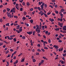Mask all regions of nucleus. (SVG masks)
<instances>
[{
    "mask_svg": "<svg viewBox=\"0 0 66 66\" xmlns=\"http://www.w3.org/2000/svg\"><path fill=\"white\" fill-rule=\"evenodd\" d=\"M33 8H31L30 9V11H33Z\"/></svg>",
    "mask_w": 66,
    "mask_h": 66,
    "instance_id": "nucleus-21",
    "label": "nucleus"
},
{
    "mask_svg": "<svg viewBox=\"0 0 66 66\" xmlns=\"http://www.w3.org/2000/svg\"><path fill=\"white\" fill-rule=\"evenodd\" d=\"M64 10L62 9L61 10V12H64Z\"/></svg>",
    "mask_w": 66,
    "mask_h": 66,
    "instance_id": "nucleus-19",
    "label": "nucleus"
},
{
    "mask_svg": "<svg viewBox=\"0 0 66 66\" xmlns=\"http://www.w3.org/2000/svg\"><path fill=\"white\" fill-rule=\"evenodd\" d=\"M44 12H43L42 13V14H41V16H43V15H44Z\"/></svg>",
    "mask_w": 66,
    "mask_h": 66,
    "instance_id": "nucleus-59",
    "label": "nucleus"
},
{
    "mask_svg": "<svg viewBox=\"0 0 66 66\" xmlns=\"http://www.w3.org/2000/svg\"><path fill=\"white\" fill-rule=\"evenodd\" d=\"M66 55L65 54H63V56H65Z\"/></svg>",
    "mask_w": 66,
    "mask_h": 66,
    "instance_id": "nucleus-49",
    "label": "nucleus"
},
{
    "mask_svg": "<svg viewBox=\"0 0 66 66\" xmlns=\"http://www.w3.org/2000/svg\"><path fill=\"white\" fill-rule=\"evenodd\" d=\"M7 12L10 11V9H9V8H7Z\"/></svg>",
    "mask_w": 66,
    "mask_h": 66,
    "instance_id": "nucleus-20",
    "label": "nucleus"
},
{
    "mask_svg": "<svg viewBox=\"0 0 66 66\" xmlns=\"http://www.w3.org/2000/svg\"><path fill=\"white\" fill-rule=\"evenodd\" d=\"M10 23H8L6 24V26H8L9 27L10 26V25H9Z\"/></svg>",
    "mask_w": 66,
    "mask_h": 66,
    "instance_id": "nucleus-10",
    "label": "nucleus"
},
{
    "mask_svg": "<svg viewBox=\"0 0 66 66\" xmlns=\"http://www.w3.org/2000/svg\"><path fill=\"white\" fill-rule=\"evenodd\" d=\"M10 54H8V56L7 57H10Z\"/></svg>",
    "mask_w": 66,
    "mask_h": 66,
    "instance_id": "nucleus-52",
    "label": "nucleus"
},
{
    "mask_svg": "<svg viewBox=\"0 0 66 66\" xmlns=\"http://www.w3.org/2000/svg\"><path fill=\"white\" fill-rule=\"evenodd\" d=\"M32 60L33 62H36V60L35 59H33Z\"/></svg>",
    "mask_w": 66,
    "mask_h": 66,
    "instance_id": "nucleus-16",
    "label": "nucleus"
},
{
    "mask_svg": "<svg viewBox=\"0 0 66 66\" xmlns=\"http://www.w3.org/2000/svg\"><path fill=\"white\" fill-rule=\"evenodd\" d=\"M48 43H51V40L50 39H48Z\"/></svg>",
    "mask_w": 66,
    "mask_h": 66,
    "instance_id": "nucleus-45",
    "label": "nucleus"
},
{
    "mask_svg": "<svg viewBox=\"0 0 66 66\" xmlns=\"http://www.w3.org/2000/svg\"><path fill=\"white\" fill-rule=\"evenodd\" d=\"M55 30H56V31H59L60 30V29L59 28H57L55 29Z\"/></svg>",
    "mask_w": 66,
    "mask_h": 66,
    "instance_id": "nucleus-24",
    "label": "nucleus"
},
{
    "mask_svg": "<svg viewBox=\"0 0 66 66\" xmlns=\"http://www.w3.org/2000/svg\"><path fill=\"white\" fill-rule=\"evenodd\" d=\"M15 36H16V35H11L10 36V37H13Z\"/></svg>",
    "mask_w": 66,
    "mask_h": 66,
    "instance_id": "nucleus-13",
    "label": "nucleus"
},
{
    "mask_svg": "<svg viewBox=\"0 0 66 66\" xmlns=\"http://www.w3.org/2000/svg\"><path fill=\"white\" fill-rule=\"evenodd\" d=\"M41 50L43 51V52H45V50H44V49H43V48L41 49Z\"/></svg>",
    "mask_w": 66,
    "mask_h": 66,
    "instance_id": "nucleus-53",
    "label": "nucleus"
},
{
    "mask_svg": "<svg viewBox=\"0 0 66 66\" xmlns=\"http://www.w3.org/2000/svg\"><path fill=\"white\" fill-rule=\"evenodd\" d=\"M43 59H45V60H48V59H47V58H46L45 57H43Z\"/></svg>",
    "mask_w": 66,
    "mask_h": 66,
    "instance_id": "nucleus-28",
    "label": "nucleus"
},
{
    "mask_svg": "<svg viewBox=\"0 0 66 66\" xmlns=\"http://www.w3.org/2000/svg\"><path fill=\"white\" fill-rule=\"evenodd\" d=\"M25 59V58H24V59H22V60L21 61V62H23L24 61V59Z\"/></svg>",
    "mask_w": 66,
    "mask_h": 66,
    "instance_id": "nucleus-8",
    "label": "nucleus"
},
{
    "mask_svg": "<svg viewBox=\"0 0 66 66\" xmlns=\"http://www.w3.org/2000/svg\"><path fill=\"white\" fill-rule=\"evenodd\" d=\"M37 33H40V30H39H39H38V31Z\"/></svg>",
    "mask_w": 66,
    "mask_h": 66,
    "instance_id": "nucleus-31",
    "label": "nucleus"
},
{
    "mask_svg": "<svg viewBox=\"0 0 66 66\" xmlns=\"http://www.w3.org/2000/svg\"><path fill=\"white\" fill-rule=\"evenodd\" d=\"M19 31H20V32H21V31H22V29H19Z\"/></svg>",
    "mask_w": 66,
    "mask_h": 66,
    "instance_id": "nucleus-44",
    "label": "nucleus"
},
{
    "mask_svg": "<svg viewBox=\"0 0 66 66\" xmlns=\"http://www.w3.org/2000/svg\"><path fill=\"white\" fill-rule=\"evenodd\" d=\"M35 31H34L33 32V35H34V34H35Z\"/></svg>",
    "mask_w": 66,
    "mask_h": 66,
    "instance_id": "nucleus-34",
    "label": "nucleus"
},
{
    "mask_svg": "<svg viewBox=\"0 0 66 66\" xmlns=\"http://www.w3.org/2000/svg\"><path fill=\"white\" fill-rule=\"evenodd\" d=\"M44 60H42L41 61V63L42 64H43V63H44Z\"/></svg>",
    "mask_w": 66,
    "mask_h": 66,
    "instance_id": "nucleus-30",
    "label": "nucleus"
},
{
    "mask_svg": "<svg viewBox=\"0 0 66 66\" xmlns=\"http://www.w3.org/2000/svg\"><path fill=\"white\" fill-rule=\"evenodd\" d=\"M6 12V10L5 9H4L3 10V13H5Z\"/></svg>",
    "mask_w": 66,
    "mask_h": 66,
    "instance_id": "nucleus-42",
    "label": "nucleus"
},
{
    "mask_svg": "<svg viewBox=\"0 0 66 66\" xmlns=\"http://www.w3.org/2000/svg\"><path fill=\"white\" fill-rule=\"evenodd\" d=\"M44 15H45V16L46 17H48V15H47L46 14H44Z\"/></svg>",
    "mask_w": 66,
    "mask_h": 66,
    "instance_id": "nucleus-27",
    "label": "nucleus"
},
{
    "mask_svg": "<svg viewBox=\"0 0 66 66\" xmlns=\"http://www.w3.org/2000/svg\"><path fill=\"white\" fill-rule=\"evenodd\" d=\"M16 59V56H14V57L13 59L15 60Z\"/></svg>",
    "mask_w": 66,
    "mask_h": 66,
    "instance_id": "nucleus-51",
    "label": "nucleus"
},
{
    "mask_svg": "<svg viewBox=\"0 0 66 66\" xmlns=\"http://www.w3.org/2000/svg\"><path fill=\"white\" fill-rule=\"evenodd\" d=\"M7 14V15L8 17H10V15L9 14V12H7L6 13Z\"/></svg>",
    "mask_w": 66,
    "mask_h": 66,
    "instance_id": "nucleus-12",
    "label": "nucleus"
},
{
    "mask_svg": "<svg viewBox=\"0 0 66 66\" xmlns=\"http://www.w3.org/2000/svg\"><path fill=\"white\" fill-rule=\"evenodd\" d=\"M36 27L37 29H39V26L38 25H36Z\"/></svg>",
    "mask_w": 66,
    "mask_h": 66,
    "instance_id": "nucleus-14",
    "label": "nucleus"
},
{
    "mask_svg": "<svg viewBox=\"0 0 66 66\" xmlns=\"http://www.w3.org/2000/svg\"><path fill=\"white\" fill-rule=\"evenodd\" d=\"M62 29L63 30H64V31H66V28H65L63 27Z\"/></svg>",
    "mask_w": 66,
    "mask_h": 66,
    "instance_id": "nucleus-15",
    "label": "nucleus"
},
{
    "mask_svg": "<svg viewBox=\"0 0 66 66\" xmlns=\"http://www.w3.org/2000/svg\"><path fill=\"white\" fill-rule=\"evenodd\" d=\"M22 39H26V37L24 36H23L22 37Z\"/></svg>",
    "mask_w": 66,
    "mask_h": 66,
    "instance_id": "nucleus-17",
    "label": "nucleus"
},
{
    "mask_svg": "<svg viewBox=\"0 0 66 66\" xmlns=\"http://www.w3.org/2000/svg\"><path fill=\"white\" fill-rule=\"evenodd\" d=\"M45 7H47V4H45L44 5Z\"/></svg>",
    "mask_w": 66,
    "mask_h": 66,
    "instance_id": "nucleus-41",
    "label": "nucleus"
},
{
    "mask_svg": "<svg viewBox=\"0 0 66 66\" xmlns=\"http://www.w3.org/2000/svg\"><path fill=\"white\" fill-rule=\"evenodd\" d=\"M3 45V43H0V46H2Z\"/></svg>",
    "mask_w": 66,
    "mask_h": 66,
    "instance_id": "nucleus-57",
    "label": "nucleus"
},
{
    "mask_svg": "<svg viewBox=\"0 0 66 66\" xmlns=\"http://www.w3.org/2000/svg\"><path fill=\"white\" fill-rule=\"evenodd\" d=\"M24 14L25 15H26L27 14V12H24Z\"/></svg>",
    "mask_w": 66,
    "mask_h": 66,
    "instance_id": "nucleus-40",
    "label": "nucleus"
},
{
    "mask_svg": "<svg viewBox=\"0 0 66 66\" xmlns=\"http://www.w3.org/2000/svg\"><path fill=\"white\" fill-rule=\"evenodd\" d=\"M48 31H47L45 32L46 34H48Z\"/></svg>",
    "mask_w": 66,
    "mask_h": 66,
    "instance_id": "nucleus-61",
    "label": "nucleus"
},
{
    "mask_svg": "<svg viewBox=\"0 0 66 66\" xmlns=\"http://www.w3.org/2000/svg\"><path fill=\"white\" fill-rule=\"evenodd\" d=\"M55 13H56V14H59V12L58 11H55Z\"/></svg>",
    "mask_w": 66,
    "mask_h": 66,
    "instance_id": "nucleus-32",
    "label": "nucleus"
},
{
    "mask_svg": "<svg viewBox=\"0 0 66 66\" xmlns=\"http://www.w3.org/2000/svg\"><path fill=\"white\" fill-rule=\"evenodd\" d=\"M44 43L45 44H47V43L46 41H44Z\"/></svg>",
    "mask_w": 66,
    "mask_h": 66,
    "instance_id": "nucleus-55",
    "label": "nucleus"
},
{
    "mask_svg": "<svg viewBox=\"0 0 66 66\" xmlns=\"http://www.w3.org/2000/svg\"><path fill=\"white\" fill-rule=\"evenodd\" d=\"M26 4L28 6L29 5H30V3H29L28 2Z\"/></svg>",
    "mask_w": 66,
    "mask_h": 66,
    "instance_id": "nucleus-25",
    "label": "nucleus"
},
{
    "mask_svg": "<svg viewBox=\"0 0 66 66\" xmlns=\"http://www.w3.org/2000/svg\"><path fill=\"white\" fill-rule=\"evenodd\" d=\"M52 2H55V0H52Z\"/></svg>",
    "mask_w": 66,
    "mask_h": 66,
    "instance_id": "nucleus-37",
    "label": "nucleus"
},
{
    "mask_svg": "<svg viewBox=\"0 0 66 66\" xmlns=\"http://www.w3.org/2000/svg\"><path fill=\"white\" fill-rule=\"evenodd\" d=\"M16 32H18V33H20L21 32V31H18V30H16Z\"/></svg>",
    "mask_w": 66,
    "mask_h": 66,
    "instance_id": "nucleus-22",
    "label": "nucleus"
},
{
    "mask_svg": "<svg viewBox=\"0 0 66 66\" xmlns=\"http://www.w3.org/2000/svg\"><path fill=\"white\" fill-rule=\"evenodd\" d=\"M30 22L31 23H32L33 22V20L31 19L30 20Z\"/></svg>",
    "mask_w": 66,
    "mask_h": 66,
    "instance_id": "nucleus-11",
    "label": "nucleus"
},
{
    "mask_svg": "<svg viewBox=\"0 0 66 66\" xmlns=\"http://www.w3.org/2000/svg\"><path fill=\"white\" fill-rule=\"evenodd\" d=\"M55 7H57V5H55Z\"/></svg>",
    "mask_w": 66,
    "mask_h": 66,
    "instance_id": "nucleus-63",
    "label": "nucleus"
},
{
    "mask_svg": "<svg viewBox=\"0 0 66 66\" xmlns=\"http://www.w3.org/2000/svg\"><path fill=\"white\" fill-rule=\"evenodd\" d=\"M16 8L18 10H19V4H16Z\"/></svg>",
    "mask_w": 66,
    "mask_h": 66,
    "instance_id": "nucleus-2",
    "label": "nucleus"
},
{
    "mask_svg": "<svg viewBox=\"0 0 66 66\" xmlns=\"http://www.w3.org/2000/svg\"><path fill=\"white\" fill-rule=\"evenodd\" d=\"M38 36L40 37V35L39 34H38Z\"/></svg>",
    "mask_w": 66,
    "mask_h": 66,
    "instance_id": "nucleus-62",
    "label": "nucleus"
},
{
    "mask_svg": "<svg viewBox=\"0 0 66 66\" xmlns=\"http://www.w3.org/2000/svg\"><path fill=\"white\" fill-rule=\"evenodd\" d=\"M10 51H11V52H12V51H14L13 50V49H10Z\"/></svg>",
    "mask_w": 66,
    "mask_h": 66,
    "instance_id": "nucleus-60",
    "label": "nucleus"
},
{
    "mask_svg": "<svg viewBox=\"0 0 66 66\" xmlns=\"http://www.w3.org/2000/svg\"><path fill=\"white\" fill-rule=\"evenodd\" d=\"M44 49H48V48L46 47H45L44 48Z\"/></svg>",
    "mask_w": 66,
    "mask_h": 66,
    "instance_id": "nucleus-39",
    "label": "nucleus"
},
{
    "mask_svg": "<svg viewBox=\"0 0 66 66\" xmlns=\"http://www.w3.org/2000/svg\"><path fill=\"white\" fill-rule=\"evenodd\" d=\"M61 63L62 64H64L65 63V62L63 61H62V62H61Z\"/></svg>",
    "mask_w": 66,
    "mask_h": 66,
    "instance_id": "nucleus-36",
    "label": "nucleus"
},
{
    "mask_svg": "<svg viewBox=\"0 0 66 66\" xmlns=\"http://www.w3.org/2000/svg\"><path fill=\"white\" fill-rule=\"evenodd\" d=\"M9 52V51L8 50H7L6 51V52H5V54H7Z\"/></svg>",
    "mask_w": 66,
    "mask_h": 66,
    "instance_id": "nucleus-18",
    "label": "nucleus"
},
{
    "mask_svg": "<svg viewBox=\"0 0 66 66\" xmlns=\"http://www.w3.org/2000/svg\"><path fill=\"white\" fill-rule=\"evenodd\" d=\"M22 4H23V5H25V3L24 2H23L22 3Z\"/></svg>",
    "mask_w": 66,
    "mask_h": 66,
    "instance_id": "nucleus-47",
    "label": "nucleus"
},
{
    "mask_svg": "<svg viewBox=\"0 0 66 66\" xmlns=\"http://www.w3.org/2000/svg\"><path fill=\"white\" fill-rule=\"evenodd\" d=\"M63 47H62V49L61 48H59V51H63Z\"/></svg>",
    "mask_w": 66,
    "mask_h": 66,
    "instance_id": "nucleus-6",
    "label": "nucleus"
},
{
    "mask_svg": "<svg viewBox=\"0 0 66 66\" xmlns=\"http://www.w3.org/2000/svg\"><path fill=\"white\" fill-rule=\"evenodd\" d=\"M14 18H16V19H18V17H17V16H15V15H14Z\"/></svg>",
    "mask_w": 66,
    "mask_h": 66,
    "instance_id": "nucleus-23",
    "label": "nucleus"
},
{
    "mask_svg": "<svg viewBox=\"0 0 66 66\" xmlns=\"http://www.w3.org/2000/svg\"><path fill=\"white\" fill-rule=\"evenodd\" d=\"M7 37L8 38V39H10V37L9 36H7Z\"/></svg>",
    "mask_w": 66,
    "mask_h": 66,
    "instance_id": "nucleus-54",
    "label": "nucleus"
},
{
    "mask_svg": "<svg viewBox=\"0 0 66 66\" xmlns=\"http://www.w3.org/2000/svg\"><path fill=\"white\" fill-rule=\"evenodd\" d=\"M0 22H2V19H0Z\"/></svg>",
    "mask_w": 66,
    "mask_h": 66,
    "instance_id": "nucleus-50",
    "label": "nucleus"
},
{
    "mask_svg": "<svg viewBox=\"0 0 66 66\" xmlns=\"http://www.w3.org/2000/svg\"><path fill=\"white\" fill-rule=\"evenodd\" d=\"M54 47H55V49H57V48H59V47H58V46H56V45H54Z\"/></svg>",
    "mask_w": 66,
    "mask_h": 66,
    "instance_id": "nucleus-5",
    "label": "nucleus"
},
{
    "mask_svg": "<svg viewBox=\"0 0 66 66\" xmlns=\"http://www.w3.org/2000/svg\"><path fill=\"white\" fill-rule=\"evenodd\" d=\"M59 42V43H62V41L61 40H59L58 41Z\"/></svg>",
    "mask_w": 66,
    "mask_h": 66,
    "instance_id": "nucleus-43",
    "label": "nucleus"
},
{
    "mask_svg": "<svg viewBox=\"0 0 66 66\" xmlns=\"http://www.w3.org/2000/svg\"><path fill=\"white\" fill-rule=\"evenodd\" d=\"M45 29H47V26L46 25H45Z\"/></svg>",
    "mask_w": 66,
    "mask_h": 66,
    "instance_id": "nucleus-64",
    "label": "nucleus"
},
{
    "mask_svg": "<svg viewBox=\"0 0 66 66\" xmlns=\"http://www.w3.org/2000/svg\"><path fill=\"white\" fill-rule=\"evenodd\" d=\"M26 19V18H25V17H23L22 18V20L23 21H24V20H25Z\"/></svg>",
    "mask_w": 66,
    "mask_h": 66,
    "instance_id": "nucleus-7",
    "label": "nucleus"
},
{
    "mask_svg": "<svg viewBox=\"0 0 66 66\" xmlns=\"http://www.w3.org/2000/svg\"><path fill=\"white\" fill-rule=\"evenodd\" d=\"M22 53H21L20 54V55H18V56H21V55H22Z\"/></svg>",
    "mask_w": 66,
    "mask_h": 66,
    "instance_id": "nucleus-48",
    "label": "nucleus"
},
{
    "mask_svg": "<svg viewBox=\"0 0 66 66\" xmlns=\"http://www.w3.org/2000/svg\"><path fill=\"white\" fill-rule=\"evenodd\" d=\"M60 34L61 35V36H62V37H64V35H63L62 34L60 33Z\"/></svg>",
    "mask_w": 66,
    "mask_h": 66,
    "instance_id": "nucleus-26",
    "label": "nucleus"
},
{
    "mask_svg": "<svg viewBox=\"0 0 66 66\" xmlns=\"http://www.w3.org/2000/svg\"><path fill=\"white\" fill-rule=\"evenodd\" d=\"M37 51H39V52H40V51H41V50L38 49L37 50Z\"/></svg>",
    "mask_w": 66,
    "mask_h": 66,
    "instance_id": "nucleus-38",
    "label": "nucleus"
},
{
    "mask_svg": "<svg viewBox=\"0 0 66 66\" xmlns=\"http://www.w3.org/2000/svg\"><path fill=\"white\" fill-rule=\"evenodd\" d=\"M37 9H38V10H39V11H40V7H38Z\"/></svg>",
    "mask_w": 66,
    "mask_h": 66,
    "instance_id": "nucleus-29",
    "label": "nucleus"
},
{
    "mask_svg": "<svg viewBox=\"0 0 66 66\" xmlns=\"http://www.w3.org/2000/svg\"><path fill=\"white\" fill-rule=\"evenodd\" d=\"M27 34H28L29 35H30V34H32V31H30L29 32H27Z\"/></svg>",
    "mask_w": 66,
    "mask_h": 66,
    "instance_id": "nucleus-4",
    "label": "nucleus"
},
{
    "mask_svg": "<svg viewBox=\"0 0 66 66\" xmlns=\"http://www.w3.org/2000/svg\"><path fill=\"white\" fill-rule=\"evenodd\" d=\"M62 33H66V31H62Z\"/></svg>",
    "mask_w": 66,
    "mask_h": 66,
    "instance_id": "nucleus-33",
    "label": "nucleus"
},
{
    "mask_svg": "<svg viewBox=\"0 0 66 66\" xmlns=\"http://www.w3.org/2000/svg\"><path fill=\"white\" fill-rule=\"evenodd\" d=\"M14 42H16V38H14Z\"/></svg>",
    "mask_w": 66,
    "mask_h": 66,
    "instance_id": "nucleus-46",
    "label": "nucleus"
},
{
    "mask_svg": "<svg viewBox=\"0 0 66 66\" xmlns=\"http://www.w3.org/2000/svg\"><path fill=\"white\" fill-rule=\"evenodd\" d=\"M45 5V3H43V4H42V5H40V7H41L40 8L41 10H42L44 9V5Z\"/></svg>",
    "mask_w": 66,
    "mask_h": 66,
    "instance_id": "nucleus-1",
    "label": "nucleus"
},
{
    "mask_svg": "<svg viewBox=\"0 0 66 66\" xmlns=\"http://www.w3.org/2000/svg\"><path fill=\"white\" fill-rule=\"evenodd\" d=\"M4 43H6V44H8V43L6 42L4 40Z\"/></svg>",
    "mask_w": 66,
    "mask_h": 66,
    "instance_id": "nucleus-35",
    "label": "nucleus"
},
{
    "mask_svg": "<svg viewBox=\"0 0 66 66\" xmlns=\"http://www.w3.org/2000/svg\"><path fill=\"white\" fill-rule=\"evenodd\" d=\"M42 64V63L41 62H40L39 63V64H38L39 66H40L41 64Z\"/></svg>",
    "mask_w": 66,
    "mask_h": 66,
    "instance_id": "nucleus-56",
    "label": "nucleus"
},
{
    "mask_svg": "<svg viewBox=\"0 0 66 66\" xmlns=\"http://www.w3.org/2000/svg\"><path fill=\"white\" fill-rule=\"evenodd\" d=\"M13 13H15V7L13 8Z\"/></svg>",
    "mask_w": 66,
    "mask_h": 66,
    "instance_id": "nucleus-9",
    "label": "nucleus"
},
{
    "mask_svg": "<svg viewBox=\"0 0 66 66\" xmlns=\"http://www.w3.org/2000/svg\"><path fill=\"white\" fill-rule=\"evenodd\" d=\"M50 14H51V13L50 12L49 13H47V14L48 15H50Z\"/></svg>",
    "mask_w": 66,
    "mask_h": 66,
    "instance_id": "nucleus-58",
    "label": "nucleus"
},
{
    "mask_svg": "<svg viewBox=\"0 0 66 66\" xmlns=\"http://www.w3.org/2000/svg\"><path fill=\"white\" fill-rule=\"evenodd\" d=\"M58 26H60V27H63V25L61 26V23L59 22H58Z\"/></svg>",
    "mask_w": 66,
    "mask_h": 66,
    "instance_id": "nucleus-3",
    "label": "nucleus"
}]
</instances>
